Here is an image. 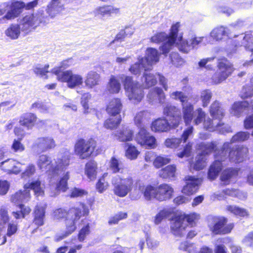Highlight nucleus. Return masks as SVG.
<instances>
[{
    "label": "nucleus",
    "instance_id": "nucleus-17",
    "mask_svg": "<svg viewBox=\"0 0 253 253\" xmlns=\"http://www.w3.org/2000/svg\"><path fill=\"white\" fill-rule=\"evenodd\" d=\"M163 114L169 118H172V119L170 120L172 127L178 126L181 119V111L178 108L170 104H167L163 108Z\"/></svg>",
    "mask_w": 253,
    "mask_h": 253
},
{
    "label": "nucleus",
    "instance_id": "nucleus-13",
    "mask_svg": "<svg viewBox=\"0 0 253 253\" xmlns=\"http://www.w3.org/2000/svg\"><path fill=\"white\" fill-rule=\"evenodd\" d=\"M230 146V143L228 142ZM249 153L248 148L244 146H238L228 151L227 159L232 163H240L246 160Z\"/></svg>",
    "mask_w": 253,
    "mask_h": 253
},
{
    "label": "nucleus",
    "instance_id": "nucleus-39",
    "mask_svg": "<svg viewBox=\"0 0 253 253\" xmlns=\"http://www.w3.org/2000/svg\"><path fill=\"white\" fill-rule=\"evenodd\" d=\"M142 85L145 88H148L154 86L157 83V73H144L141 78Z\"/></svg>",
    "mask_w": 253,
    "mask_h": 253
},
{
    "label": "nucleus",
    "instance_id": "nucleus-46",
    "mask_svg": "<svg viewBox=\"0 0 253 253\" xmlns=\"http://www.w3.org/2000/svg\"><path fill=\"white\" fill-rule=\"evenodd\" d=\"M183 118L186 125L189 124L193 119V105L190 103H186L182 105Z\"/></svg>",
    "mask_w": 253,
    "mask_h": 253
},
{
    "label": "nucleus",
    "instance_id": "nucleus-48",
    "mask_svg": "<svg viewBox=\"0 0 253 253\" xmlns=\"http://www.w3.org/2000/svg\"><path fill=\"white\" fill-rule=\"evenodd\" d=\"M18 25H11L5 32L6 35L12 40L17 39L20 33Z\"/></svg>",
    "mask_w": 253,
    "mask_h": 253
},
{
    "label": "nucleus",
    "instance_id": "nucleus-23",
    "mask_svg": "<svg viewBox=\"0 0 253 253\" xmlns=\"http://www.w3.org/2000/svg\"><path fill=\"white\" fill-rule=\"evenodd\" d=\"M150 70L147 61L145 59H142L141 56L138 57L137 61L132 64L129 69L131 73L135 75H140L143 70L146 72Z\"/></svg>",
    "mask_w": 253,
    "mask_h": 253
},
{
    "label": "nucleus",
    "instance_id": "nucleus-57",
    "mask_svg": "<svg viewBox=\"0 0 253 253\" xmlns=\"http://www.w3.org/2000/svg\"><path fill=\"white\" fill-rule=\"evenodd\" d=\"M121 122V119L118 118H112L105 121L104 126L107 129H113L117 127Z\"/></svg>",
    "mask_w": 253,
    "mask_h": 253
},
{
    "label": "nucleus",
    "instance_id": "nucleus-64",
    "mask_svg": "<svg viewBox=\"0 0 253 253\" xmlns=\"http://www.w3.org/2000/svg\"><path fill=\"white\" fill-rule=\"evenodd\" d=\"M22 139H14L11 145L12 150L15 152H21L25 150L24 145L21 143Z\"/></svg>",
    "mask_w": 253,
    "mask_h": 253
},
{
    "label": "nucleus",
    "instance_id": "nucleus-45",
    "mask_svg": "<svg viewBox=\"0 0 253 253\" xmlns=\"http://www.w3.org/2000/svg\"><path fill=\"white\" fill-rule=\"evenodd\" d=\"M97 164L94 161H90L85 165V172L88 178L93 180L96 178L97 174Z\"/></svg>",
    "mask_w": 253,
    "mask_h": 253
},
{
    "label": "nucleus",
    "instance_id": "nucleus-30",
    "mask_svg": "<svg viewBox=\"0 0 253 253\" xmlns=\"http://www.w3.org/2000/svg\"><path fill=\"white\" fill-rule=\"evenodd\" d=\"M160 54L157 49L149 47L146 49L145 57H141L142 59H145L147 61L149 67L152 69V66L159 61Z\"/></svg>",
    "mask_w": 253,
    "mask_h": 253
},
{
    "label": "nucleus",
    "instance_id": "nucleus-25",
    "mask_svg": "<svg viewBox=\"0 0 253 253\" xmlns=\"http://www.w3.org/2000/svg\"><path fill=\"white\" fill-rule=\"evenodd\" d=\"M249 107V103L247 101L236 102L232 105L230 112L232 115L239 117L246 113Z\"/></svg>",
    "mask_w": 253,
    "mask_h": 253
},
{
    "label": "nucleus",
    "instance_id": "nucleus-42",
    "mask_svg": "<svg viewBox=\"0 0 253 253\" xmlns=\"http://www.w3.org/2000/svg\"><path fill=\"white\" fill-rule=\"evenodd\" d=\"M117 139L120 141L125 142L130 141L132 137V132L127 127H123L121 129L115 134Z\"/></svg>",
    "mask_w": 253,
    "mask_h": 253
},
{
    "label": "nucleus",
    "instance_id": "nucleus-47",
    "mask_svg": "<svg viewBox=\"0 0 253 253\" xmlns=\"http://www.w3.org/2000/svg\"><path fill=\"white\" fill-rule=\"evenodd\" d=\"M31 209L24 205L20 204L19 205V210L16 211H12L11 213L12 215L16 219H20L21 218H24L25 216L29 214L31 212Z\"/></svg>",
    "mask_w": 253,
    "mask_h": 253
},
{
    "label": "nucleus",
    "instance_id": "nucleus-49",
    "mask_svg": "<svg viewBox=\"0 0 253 253\" xmlns=\"http://www.w3.org/2000/svg\"><path fill=\"white\" fill-rule=\"evenodd\" d=\"M240 38L243 39L241 45L244 46L247 50H250L253 53L251 35L250 34H246L245 35L241 34L240 35Z\"/></svg>",
    "mask_w": 253,
    "mask_h": 253
},
{
    "label": "nucleus",
    "instance_id": "nucleus-32",
    "mask_svg": "<svg viewBox=\"0 0 253 253\" xmlns=\"http://www.w3.org/2000/svg\"><path fill=\"white\" fill-rule=\"evenodd\" d=\"M170 126L171 124H169L167 120L159 118L152 123L151 127L153 131L165 132L169 130Z\"/></svg>",
    "mask_w": 253,
    "mask_h": 253
},
{
    "label": "nucleus",
    "instance_id": "nucleus-7",
    "mask_svg": "<svg viewBox=\"0 0 253 253\" xmlns=\"http://www.w3.org/2000/svg\"><path fill=\"white\" fill-rule=\"evenodd\" d=\"M230 148L229 144L225 142L222 145L221 150L216 151L214 157L215 161L211 165L208 173L209 179H215L223 169L222 162L227 159L228 151Z\"/></svg>",
    "mask_w": 253,
    "mask_h": 253
},
{
    "label": "nucleus",
    "instance_id": "nucleus-26",
    "mask_svg": "<svg viewBox=\"0 0 253 253\" xmlns=\"http://www.w3.org/2000/svg\"><path fill=\"white\" fill-rule=\"evenodd\" d=\"M147 97L149 102L151 103L156 102L158 99L159 103L163 104L165 101V94L162 88L156 87L149 91Z\"/></svg>",
    "mask_w": 253,
    "mask_h": 253
},
{
    "label": "nucleus",
    "instance_id": "nucleus-4",
    "mask_svg": "<svg viewBox=\"0 0 253 253\" xmlns=\"http://www.w3.org/2000/svg\"><path fill=\"white\" fill-rule=\"evenodd\" d=\"M128 99L134 103L139 102L144 97V92L141 85L132 78L122 75L120 76Z\"/></svg>",
    "mask_w": 253,
    "mask_h": 253
},
{
    "label": "nucleus",
    "instance_id": "nucleus-36",
    "mask_svg": "<svg viewBox=\"0 0 253 253\" xmlns=\"http://www.w3.org/2000/svg\"><path fill=\"white\" fill-rule=\"evenodd\" d=\"M122 108V104L120 99L114 98L109 102L106 111L108 114L115 116L120 113Z\"/></svg>",
    "mask_w": 253,
    "mask_h": 253
},
{
    "label": "nucleus",
    "instance_id": "nucleus-58",
    "mask_svg": "<svg viewBox=\"0 0 253 253\" xmlns=\"http://www.w3.org/2000/svg\"><path fill=\"white\" fill-rule=\"evenodd\" d=\"M212 96V94L210 90L206 89L202 91L201 94V99L203 102V107H207L208 105Z\"/></svg>",
    "mask_w": 253,
    "mask_h": 253
},
{
    "label": "nucleus",
    "instance_id": "nucleus-2",
    "mask_svg": "<svg viewBox=\"0 0 253 253\" xmlns=\"http://www.w3.org/2000/svg\"><path fill=\"white\" fill-rule=\"evenodd\" d=\"M88 211L85 206L81 204L78 207L70 209L68 211L59 208L54 211L53 212V218L59 220L66 217V231L59 236L56 241H59L72 234L77 228L76 224L82 215H84Z\"/></svg>",
    "mask_w": 253,
    "mask_h": 253
},
{
    "label": "nucleus",
    "instance_id": "nucleus-22",
    "mask_svg": "<svg viewBox=\"0 0 253 253\" xmlns=\"http://www.w3.org/2000/svg\"><path fill=\"white\" fill-rule=\"evenodd\" d=\"M93 12L95 16L99 15L102 17L111 16L112 14H119L120 9L112 5H106L96 7Z\"/></svg>",
    "mask_w": 253,
    "mask_h": 253
},
{
    "label": "nucleus",
    "instance_id": "nucleus-15",
    "mask_svg": "<svg viewBox=\"0 0 253 253\" xmlns=\"http://www.w3.org/2000/svg\"><path fill=\"white\" fill-rule=\"evenodd\" d=\"M136 141L146 148L154 149L156 147V139L148 133L145 128L140 129L135 138Z\"/></svg>",
    "mask_w": 253,
    "mask_h": 253
},
{
    "label": "nucleus",
    "instance_id": "nucleus-31",
    "mask_svg": "<svg viewBox=\"0 0 253 253\" xmlns=\"http://www.w3.org/2000/svg\"><path fill=\"white\" fill-rule=\"evenodd\" d=\"M64 9V4L62 0H51L47 6V12L49 16L53 17L56 14Z\"/></svg>",
    "mask_w": 253,
    "mask_h": 253
},
{
    "label": "nucleus",
    "instance_id": "nucleus-37",
    "mask_svg": "<svg viewBox=\"0 0 253 253\" xmlns=\"http://www.w3.org/2000/svg\"><path fill=\"white\" fill-rule=\"evenodd\" d=\"M45 207L42 206H37L34 211V218L33 222L38 226L44 224Z\"/></svg>",
    "mask_w": 253,
    "mask_h": 253
},
{
    "label": "nucleus",
    "instance_id": "nucleus-20",
    "mask_svg": "<svg viewBox=\"0 0 253 253\" xmlns=\"http://www.w3.org/2000/svg\"><path fill=\"white\" fill-rule=\"evenodd\" d=\"M185 180L186 185L183 187L182 192L188 195L195 193L199 188V185L201 182V180L192 176L186 177Z\"/></svg>",
    "mask_w": 253,
    "mask_h": 253
},
{
    "label": "nucleus",
    "instance_id": "nucleus-56",
    "mask_svg": "<svg viewBox=\"0 0 253 253\" xmlns=\"http://www.w3.org/2000/svg\"><path fill=\"white\" fill-rule=\"evenodd\" d=\"M196 161L194 164L191 165L194 169L196 170H200L204 169L206 166V160L204 156L202 155H198L196 157Z\"/></svg>",
    "mask_w": 253,
    "mask_h": 253
},
{
    "label": "nucleus",
    "instance_id": "nucleus-21",
    "mask_svg": "<svg viewBox=\"0 0 253 253\" xmlns=\"http://www.w3.org/2000/svg\"><path fill=\"white\" fill-rule=\"evenodd\" d=\"M173 192V188L167 184H161L157 187L156 199L160 201H165L171 198Z\"/></svg>",
    "mask_w": 253,
    "mask_h": 253
},
{
    "label": "nucleus",
    "instance_id": "nucleus-63",
    "mask_svg": "<svg viewBox=\"0 0 253 253\" xmlns=\"http://www.w3.org/2000/svg\"><path fill=\"white\" fill-rule=\"evenodd\" d=\"M181 142V140L180 138H171L167 139L165 140V144L167 147L176 148Z\"/></svg>",
    "mask_w": 253,
    "mask_h": 253
},
{
    "label": "nucleus",
    "instance_id": "nucleus-19",
    "mask_svg": "<svg viewBox=\"0 0 253 253\" xmlns=\"http://www.w3.org/2000/svg\"><path fill=\"white\" fill-rule=\"evenodd\" d=\"M177 38H180L178 43H176L179 49L183 52L187 53L201 43L204 37L194 38L189 41H183L181 36H177Z\"/></svg>",
    "mask_w": 253,
    "mask_h": 253
},
{
    "label": "nucleus",
    "instance_id": "nucleus-35",
    "mask_svg": "<svg viewBox=\"0 0 253 253\" xmlns=\"http://www.w3.org/2000/svg\"><path fill=\"white\" fill-rule=\"evenodd\" d=\"M238 171L233 168H229L224 170L220 176V180L224 185L229 184L231 180L237 177Z\"/></svg>",
    "mask_w": 253,
    "mask_h": 253
},
{
    "label": "nucleus",
    "instance_id": "nucleus-6",
    "mask_svg": "<svg viewBox=\"0 0 253 253\" xmlns=\"http://www.w3.org/2000/svg\"><path fill=\"white\" fill-rule=\"evenodd\" d=\"M198 215L195 213L191 214H181L173 219L171 223V230L173 235L181 237L185 234L186 228L190 225L195 224V220Z\"/></svg>",
    "mask_w": 253,
    "mask_h": 253
},
{
    "label": "nucleus",
    "instance_id": "nucleus-38",
    "mask_svg": "<svg viewBox=\"0 0 253 253\" xmlns=\"http://www.w3.org/2000/svg\"><path fill=\"white\" fill-rule=\"evenodd\" d=\"M100 81V76L94 71L89 72L86 76L85 85L89 88H92L99 84Z\"/></svg>",
    "mask_w": 253,
    "mask_h": 253
},
{
    "label": "nucleus",
    "instance_id": "nucleus-40",
    "mask_svg": "<svg viewBox=\"0 0 253 253\" xmlns=\"http://www.w3.org/2000/svg\"><path fill=\"white\" fill-rule=\"evenodd\" d=\"M229 30L223 26L215 28L210 33L211 37L217 41L221 40L225 36H229Z\"/></svg>",
    "mask_w": 253,
    "mask_h": 253
},
{
    "label": "nucleus",
    "instance_id": "nucleus-43",
    "mask_svg": "<svg viewBox=\"0 0 253 253\" xmlns=\"http://www.w3.org/2000/svg\"><path fill=\"white\" fill-rule=\"evenodd\" d=\"M176 167L174 165H169L161 169L159 172V176L163 179H171L175 175Z\"/></svg>",
    "mask_w": 253,
    "mask_h": 253
},
{
    "label": "nucleus",
    "instance_id": "nucleus-33",
    "mask_svg": "<svg viewBox=\"0 0 253 253\" xmlns=\"http://www.w3.org/2000/svg\"><path fill=\"white\" fill-rule=\"evenodd\" d=\"M150 118V113L147 111H142L137 113L134 118V122L140 129L145 128V124H146Z\"/></svg>",
    "mask_w": 253,
    "mask_h": 253
},
{
    "label": "nucleus",
    "instance_id": "nucleus-8",
    "mask_svg": "<svg viewBox=\"0 0 253 253\" xmlns=\"http://www.w3.org/2000/svg\"><path fill=\"white\" fill-rule=\"evenodd\" d=\"M52 72L56 75L57 79L62 82H66L68 87L74 88L82 85L83 78L79 74H74L71 70L60 72L58 69H53Z\"/></svg>",
    "mask_w": 253,
    "mask_h": 253
},
{
    "label": "nucleus",
    "instance_id": "nucleus-10",
    "mask_svg": "<svg viewBox=\"0 0 253 253\" xmlns=\"http://www.w3.org/2000/svg\"><path fill=\"white\" fill-rule=\"evenodd\" d=\"M42 12H39L24 17L18 25L22 31L28 33L32 29L35 28L42 23H45Z\"/></svg>",
    "mask_w": 253,
    "mask_h": 253
},
{
    "label": "nucleus",
    "instance_id": "nucleus-60",
    "mask_svg": "<svg viewBox=\"0 0 253 253\" xmlns=\"http://www.w3.org/2000/svg\"><path fill=\"white\" fill-rule=\"evenodd\" d=\"M179 249L181 250L191 253L194 252L197 248L194 244L188 242V241H184L181 243Z\"/></svg>",
    "mask_w": 253,
    "mask_h": 253
},
{
    "label": "nucleus",
    "instance_id": "nucleus-12",
    "mask_svg": "<svg viewBox=\"0 0 253 253\" xmlns=\"http://www.w3.org/2000/svg\"><path fill=\"white\" fill-rule=\"evenodd\" d=\"M39 0H34L27 4L24 2L16 1L12 3V6L10 10L8 11L6 14L2 17L0 20L5 21L11 20L17 17L22 12V9L25 8L26 9H31L36 7L38 3Z\"/></svg>",
    "mask_w": 253,
    "mask_h": 253
},
{
    "label": "nucleus",
    "instance_id": "nucleus-28",
    "mask_svg": "<svg viewBox=\"0 0 253 253\" xmlns=\"http://www.w3.org/2000/svg\"><path fill=\"white\" fill-rule=\"evenodd\" d=\"M210 113L212 118L221 121L225 115V110L218 101H214L210 106Z\"/></svg>",
    "mask_w": 253,
    "mask_h": 253
},
{
    "label": "nucleus",
    "instance_id": "nucleus-44",
    "mask_svg": "<svg viewBox=\"0 0 253 253\" xmlns=\"http://www.w3.org/2000/svg\"><path fill=\"white\" fill-rule=\"evenodd\" d=\"M121 88L120 81L114 76H112L107 85V90L110 93H118Z\"/></svg>",
    "mask_w": 253,
    "mask_h": 253
},
{
    "label": "nucleus",
    "instance_id": "nucleus-3",
    "mask_svg": "<svg viewBox=\"0 0 253 253\" xmlns=\"http://www.w3.org/2000/svg\"><path fill=\"white\" fill-rule=\"evenodd\" d=\"M179 27L180 23L177 22L171 26L169 36L164 32L158 33L152 36L150 41L153 43L165 42L163 45L161 46V50L163 54H166L169 52L175 44L176 45V43H178L180 40V38H177V33Z\"/></svg>",
    "mask_w": 253,
    "mask_h": 253
},
{
    "label": "nucleus",
    "instance_id": "nucleus-52",
    "mask_svg": "<svg viewBox=\"0 0 253 253\" xmlns=\"http://www.w3.org/2000/svg\"><path fill=\"white\" fill-rule=\"evenodd\" d=\"M170 162V159L167 156H159L155 158L153 161L154 166L157 168H160Z\"/></svg>",
    "mask_w": 253,
    "mask_h": 253
},
{
    "label": "nucleus",
    "instance_id": "nucleus-53",
    "mask_svg": "<svg viewBox=\"0 0 253 253\" xmlns=\"http://www.w3.org/2000/svg\"><path fill=\"white\" fill-rule=\"evenodd\" d=\"M250 137V133L248 132L241 131L234 135L230 140V144L237 142H241L248 139Z\"/></svg>",
    "mask_w": 253,
    "mask_h": 253
},
{
    "label": "nucleus",
    "instance_id": "nucleus-9",
    "mask_svg": "<svg viewBox=\"0 0 253 253\" xmlns=\"http://www.w3.org/2000/svg\"><path fill=\"white\" fill-rule=\"evenodd\" d=\"M217 66L218 70L212 77L215 84H220L225 80L234 70L233 65L225 58L218 59Z\"/></svg>",
    "mask_w": 253,
    "mask_h": 253
},
{
    "label": "nucleus",
    "instance_id": "nucleus-29",
    "mask_svg": "<svg viewBox=\"0 0 253 253\" xmlns=\"http://www.w3.org/2000/svg\"><path fill=\"white\" fill-rule=\"evenodd\" d=\"M30 199V190H20L11 195L10 201L15 204L26 202Z\"/></svg>",
    "mask_w": 253,
    "mask_h": 253
},
{
    "label": "nucleus",
    "instance_id": "nucleus-34",
    "mask_svg": "<svg viewBox=\"0 0 253 253\" xmlns=\"http://www.w3.org/2000/svg\"><path fill=\"white\" fill-rule=\"evenodd\" d=\"M37 120V118L34 114L27 113L21 117L19 123L21 126L29 130L34 126Z\"/></svg>",
    "mask_w": 253,
    "mask_h": 253
},
{
    "label": "nucleus",
    "instance_id": "nucleus-41",
    "mask_svg": "<svg viewBox=\"0 0 253 253\" xmlns=\"http://www.w3.org/2000/svg\"><path fill=\"white\" fill-rule=\"evenodd\" d=\"M24 189L33 190L37 196H42L44 194L43 187L41 185V182L39 180H36L28 183L24 185Z\"/></svg>",
    "mask_w": 253,
    "mask_h": 253
},
{
    "label": "nucleus",
    "instance_id": "nucleus-5",
    "mask_svg": "<svg viewBox=\"0 0 253 253\" xmlns=\"http://www.w3.org/2000/svg\"><path fill=\"white\" fill-rule=\"evenodd\" d=\"M134 182V179L130 173L114 176L112 179L114 193L120 197L126 196L132 190Z\"/></svg>",
    "mask_w": 253,
    "mask_h": 253
},
{
    "label": "nucleus",
    "instance_id": "nucleus-55",
    "mask_svg": "<svg viewBox=\"0 0 253 253\" xmlns=\"http://www.w3.org/2000/svg\"><path fill=\"white\" fill-rule=\"evenodd\" d=\"M14 164H18V162L13 159H7L0 163V168L8 173H11L12 167H14Z\"/></svg>",
    "mask_w": 253,
    "mask_h": 253
},
{
    "label": "nucleus",
    "instance_id": "nucleus-27",
    "mask_svg": "<svg viewBox=\"0 0 253 253\" xmlns=\"http://www.w3.org/2000/svg\"><path fill=\"white\" fill-rule=\"evenodd\" d=\"M217 143L215 141H212L211 142H202L197 144L196 148L197 150H200L201 152V155L205 156L209 155L214 151V155L216 151L221 150L220 149H217Z\"/></svg>",
    "mask_w": 253,
    "mask_h": 253
},
{
    "label": "nucleus",
    "instance_id": "nucleus-14",
    "mask_svg": "<svg viewBox=\"0 0 253 253\" xmlns=\"http://www.w3.org/2000/svg\"><path fill=\"white\" fill-rule=\"evenodd\" d=\"M203 125L204 128L210 131L218 130L221 133L231 132L230 126L225 125L221 121L215 118L207 117L205 119Z\"/></svg>",
    "mask_w": 253,
    "mask_h": 253
},
{
    "label": "nucleus",
    "instance_id": "nucleus-11",
    "mask_svg": "<svg viewBox=\"0 0 253 253\" xmlns=\"http://www.w3.org/2000/svg\"><path fill=\"white\" fill-rule=\"evenodd\" d=\"M95 148V142L93 140L86 141L79 140L75 145V153L81 159L88 158L92 153Z\"/></svg>",
    "mask_w": 253,
    "mask_h": 253
},
{
    "label": "nucleus",
    "instance_id": "nucleus-59",
    "mask_svg": "<svg viewBox=\"0 0 253 253\" xmlns=\"http://www.w3.org/2000/svg\"><path fill=\"white\" fill-rule=\"evenodd\" d=\"M139 152L136 149V147L131 145H128V147L126 150V156L130 160H134L137 158Z\"/></svg>",
    "mask_w": 253,
    "mask_h": 253
},
{
    "label": "nucleus",
    "instance_id": "nucleus-50",
    "mask_svg": "<svg viewBox=\"0 0 253 253\" xmlns=\"http://www.w3.org/2000/svg\"><path fill=\"white\" fill-rule=\"evenodd\" d=\"M226 210L235 215L244 217L248 215V212L243 208H239L234 205H228L226 207Z\"/></svg>",
    "mask_w": 253,
    "mask_h": 253
},
{
    "label": "nucleus",
    "instance_id": "nucleus-51",
    "mask_svg": "<svg viewBox=\"0 0 253 253\" xmlns=\"http://www.w3.org/2000/svg\"><path fill=\"white\" fill-rule=\"evenodd\" d=\"M144 196L147 200H150L153 198L156 199L157 194V188H156L152 186H147L145 188L143 191Z\"/></svg>",
    "mask_w": 253,
    "mask_h": 253
},
{
    "label": "nucleus",
    "instance_id": "nucleus-18",
    "mask_svg": "<svg viewBox=\"0 0 253 253\" xmlns=\"http://www.w3.org/2000/svg\"><path fill=\"white\" fill-rule=\"evenodd\" d=\"M227 219L224 217L216 218L214 219V225L210 226V229L215 234H225L231 232L233 228L232 224L225 225Z\"/></svg>",
    "mask_w": 253,
    "mask_h": 253
},
{
    "label": "nucleus",
    "instance_id": "nucleus-16",
    "mask_svg": "<svg viewBox=\"0 0 253 253\" xmlns=\"http://www.w3.org/2000/svg\"><path fill=\"white\" fill-rule=\"evenodd\" d=\"M56 146L54 139L49 136L38 138L33 145V148L37 152H44L53 149Z\"/></svg>",
    "mask_w": 253,
    "mask_h": 253
},
{
    "label": "nucleus",
    "instance_id": "nucleus-62",
    "mask_svg": "<svg viewBox=\"0 0 253 253\" xmlns=\"http://www.w3.org/2000/svg\"><path fill=\"white\" fill-rule=\"evenodd\" d=\"M253 95V85L247 84L244 86L242 90L241 96L242 98L245 99L251 97Z\"/></svg>",
    "mask_w": 253,
    "mask_h": 253
},
{
    "label": "nucleus",
    "instance_id": "nucleus-24",
    "mask_svg": "<svg viewBox=\"0 0 253 253\" xmlns=\"http://www.w3.org/2000/svg\"><path fill=\"white\" fill-rule=\"evenodd\" d=\"M109 168L113 173H120V174H130L127 169L124 168L123 163L115 157L111 158L109 162Z\"/></svg>",
    "mask_w": 253,
    "mask_h": 253
},
{
    "label": "nucleus",
    "instance_id": "nucleus-61",
    "mask_svg": "<svg viewBox=\"0 0 253 253\" xmlns=\"http://www.w3.org/2000/svg\"><path fill=\"white\" fill-rule=\"evenodd\" d=\"M36 172V167L34 164H29L24 171L21 173L23 178H29L33 176Z\"/></svg>",
    "mask_w": 253,
    "mask_h": 253
},
{
    "label": "nucleus",
    "instance_id": "nucleus-54",
    "mask_svg": "<svg viewBox=\"0 0 253 253\" xmlns=\"http://www.w3.org/2000/svg\"><path fill=\"white\" fill-rule=\"evenodd\" d=\"M170 96L174 100H179L182 105L185 104L186 102H188V97L182 91H176L173 92L170 94Z\"/></svg>",
    "mask_w": 253,
    "mask_h": 253
},
{
    "label": "nucleus",
    "instance_id": "nucleus-1",
    "mask_svg": "<svg viewBox=\"0 0 253 253\" xmlns=\"http://www.w3.org/2000/svg\"><path fill=\"white\" fill-rule=\"evenodd\" d=\"M69 153L67 152L61 158L57 159L55 161L56 166L54 167H51V159L46 155H40L37 161V165L40 169L48 171V174L51 179H60L56 187L57 192H65L68 188L67 181L70 175L69 172L66 171V168L69 165Z\"/></svg>",
    "mask_w": 253,
    "mask_h": 253
}]
</instances>
